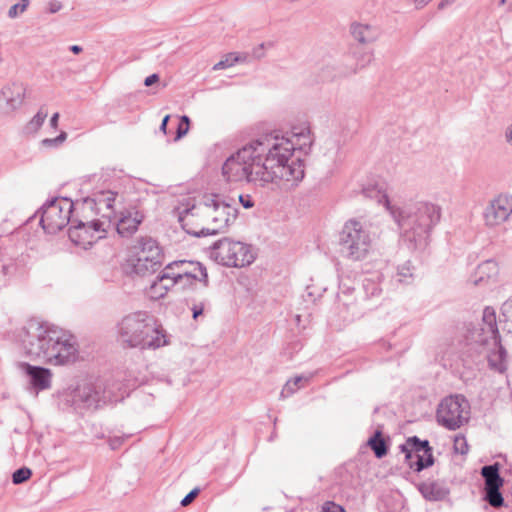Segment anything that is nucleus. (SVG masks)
<instances>
[{"label":"nucleus","mask_w":512,"mask_h":512,"mask_svg":"<svg viewBox=\"0 0 512 512\" xmlns=\"http://www.w3.org/2000/svg\"><path fill=\"white\" fill-rule=\"evenodd\" d=\"M499 5H507V9H512V0H500Z\"/></svg>","instance_id":"57"},{"label":"nucleus","mask_w":512,"mask_h":512,"mask_svg":"<svg viewBox=\"0 0 512 512\" xmlns=\"http://www.w3.org/2000/svg\"><path fill=\"white\" fill-rule=\"evenodd\" d=\"M372 60V53L366 51H355L352 54L346 55V62H355L351 64L349 70L344 72V77L356 74L359 70L368 66Z\"/></svg>","instance_id":"26"},{"label":"nucleus","mask_w":512,"mask_h":512,"mask_svg":"<svg viewBox=\"0 0 512 512\" xmlns=\"http://www.w3.org/2000/svg\"><path fill=\"white\" fill-rule=\"evenodd\" d=\"M179 264H168L157 276L159 281L165 287L166 291L177 285L176 269Z\"/></svg>","instance_id":"28"},{"label":"nucleus","mask_w":512,"mask_h":512,"mask_svg":"<svg viewBox=\"0 0 512 512\" xmlns=\"http://www.w3.org/2000/svg\"><path fill=\"white\" fill-rule=\"evenodd\" d=\"M73 223L68 231L69 238L73 243L83 248L91 246L97 239L102 238L109 228L106 222L101 219L77 220Z\"/></svg>","instance_id":"14"},{"label":"nucleus","mask_w":512,"mask_h":512,"mask_svg":"<svg viewBox=\"0 0 512 512\" xmlns=\"http://www.w3.org/2000/svg\"><path fill=\"white\" fill-rule=\"evenodd\" d=\"M72 402L76 408H97L101 402H105L104 391L101 385L82 383L74 390Z\"/></svg>","instance_id":"17"},{"label":"nucleus","mask_w":512,"mask_h":512,"mask_svg":"<svg viewBox=\"0 0 512 512\" xmlns=\"http://www.w3.org/2000/svg\"><path fill=\"white\" fill-rule=\"evenodd\" d=\"M158 81H159V76H158V74L154 73L145 78L144 85L149 87Z\"/></svg>","instance_id":"47"},{"label":"nucleus","mask_w":512,"mask_h":512,"mask_svg":"<svg viewBox=\"0 0 512 512\" xmlns=\"http://www.w3.org/2000/svg\"><path fill=\"white\" fill-rule=\"evenodd\" d=\"M252 56L255 59H261L264 56V45L260 44L259 46L255 47L252 51Z\"/></svg>","instance_id":"46"},{"label":"nucleus","mask_w":512,"mask_h":512,"mask_svg":"<svg viewBox=\"0 0 512 512\" xmlns=\"http://www.w3.org/2000/svg\"><path fill=\"white\" fill-rule=\"evenodd\" d=\"M277 139L264 135L252 140L226 159L222 166L223 176L230 182L247 181L259 186L278 184L287 177L280 164L288 153V147L277 143ZM299 175L290 171V175ZM289 175V173H288Z\"/></svg>","instance_id":"1"},{"label":"nucleus","mask_w":512,"mask_h":512,"mask_svg":"<svg viewBox=\"0 0 512 512\" xmlns=\"http://www.w3.org/2000/svg\"><path fill=\"white\" fill-rule=\"evenodd\" d=\"M452 1H453V3H454L456 0H452Z\"/></svg>","instance_id":"62"},{"label":"nucleus","mask_w":512,"mask_h":512,"mask_svg":"<svg viewBox=\"0 0 512 512\" xmlns=\"http://www.w3.org/2000/svg\"><path fill=\"white\" fill-rule=\"evenodd\" d=\"M239 200L244 208H251L254 206V202L249 196L240 195Z\"/></svg>","instance_id":"45"},{"label":"nucleus","mask_w":512,"mask_h":512,"mask_svg":"<svg viewBox=\"0 0 512 512\" xmlns=\"http://www.w3.org/2000/svg\"><path fill=\"white\" fill-rule=\"evenodd\" d=\"M67 138V133L62 131L55 138H46L42 140V145L45 147H58L60 146Z\"/></svg>","instance_id":"39"},{"label":"nucleus","mask_w":512,"mask_h":512,"mask_svg":"<svg viewBox=\"0 0 512 512\" xmlns=\"http://www.w3.org/2000/svg\"><path fill=\"white\" fill-rule=\"evenodd\" d=\"M375 192V189H370V188H366L364 189V193L368 196V197H373V193Z\"/></svg>","instance_id":"58"},{"label":"nucleus","mask_w":512,"mask_h":512,"mask_svg":"<svg viewBox=\"0 0 512 512\" xmlns=\"http://www.w3.org/2000/svg\"><path fill=\"white\" fill-rule=\"evenodd\" d=\"M376 198L383 203L397 223L401 238L411 248H421L427 244L434 226L440 221L441 208L429 202H416L402 207L391 205L388 196L377 189Z\"/></svg>","instance_id":"3"},{"label":"nucleus","mask_w":512,"mask_h":512,"mask_svg":"<svg viewBox=\"0 0 512 512\" xmlns=\"http://www.w3.org/2000/svg\"><path fill=\"white\" fill-rule=\"evenodd\" d=\"M111 446H112V449H115V448H116V446H117V443H113V442H112V443H111Z\"/></svg>","instance_id":"61"},{"label":"nucleus","mask_w":512,"mask_h":512,"mask_svg":"<svg viewBox=\"0 0 512 512\" xmlns=\"http://www.w3.org/2000/svg\"><path fill=\"white\" fill-rule=\"evenodd\" d=\"M236 57L239 58L238 62H246L248 55L246 53H236Z\"/></svg>","instance_id":"56"},{"label":"nucleus","mask_w":512,"mask_h":512,"mask_svg":"<svg viewBox=\"0 0 512 512\" xmlns=\"http://www.w3.org/2000/svg\"><path fill=\"white\" fill-rule=\"evenodd\" d=\"M82 50H83L82 47L79 46V45H72V46H70V51L72 53H74V54H79V53L82 52Z\"/></svg>","instance_id":"55"},{"label":"nucleus","mask_w":512,"mask_h":512,"mask_svg":"<svg viewBox=\"0 0 512 512\" xmlns=\"http://www.w3.org/2000/svg\"><path fill=\"white\" fill-rule=\"evenodd\" d=\"M134 249L135 257L129 261L133 273L146 276L161 268L163 254L156 240L151 237H142Z\"/></svg>","instance_id":"10"},{"label":"nucleus","mask_w":512,"mask_h":512,"mask_svg":"<svg viewBox=\"0 0 512 512\" xmlns=\"http://www.w3.org/2000/svg\"><path fill=\"white\" fill-rule=\"evenodd\" d=\"M17 337L24 354L31 360L51 365H64L76 360L78 349L75 338L47 322L31 319Z\"/></svg>","instance_id":"2"},{"label":"nucleus","mask_w":512,"mask_h":512,"mask_svg":"<svg viewBox=\"0 0 512 512\" xmlns=\"http://www.w3.org/2000/svg\"><path fill=\"white\" fill-rule=\"evenodd\" d=\"M405 453L408 466L416 472H420L434 464L432 448L427 440H420L417 436L410 437L400 445Z\"/></svg>","instance_id":"13"},{"label":"nucleus","mask_w":512,"mask_h":512,"mask_svg":"<svg viewBox=\"0 0 512 512\" xmlns=\"http://www.w3.org/2000/svg\"><path fill=\"white\" fill-rule=\"evenodd\" d=\"M143 220V215L136 209L120 212L116 224V229L122 237H130L134 234Z\"/></svg>","instance_id":"20"},{"label":"nucleus","mask_w":512,"mask_h":512,"mask_svg":"<svg viewBox=\"0 0 512 512\" xmlns=\"http://www.w3.org/2000/svg\"><path fill=\"white\" fill-rule=\"evenodd\" d=\"M310 379V376H296L291 380H288L281 391V397L286 398L290 395L294 394L300 387L302 383H307Z\"/></svg>","instance_id":"30"},{"label":"nucleus","mask_w":512,"mask_h":512,"mask_svg":"<svg viewBox=\"0 0 512 512\" xmlns=\"http://www.w3.org/2000/svg\"><path fill=\"white\" fill-rule=\"evenodd\" d=\"M351 64H355V62H346V56L343 58L341 67H340V75L344 76V72L349 70Z\"/></svg>","instance_id":"49"},{"label":"nucleus","mask_w":512,"mask_h":512,"mask_svg":"<svg viewBox=\"0 0 512 512\" xmlns=\"http://www.w3.org/2000/svg\"><path fill=\"white\" fill-rule=\"evenodd\" d=\"M111 446H112V449H115V448H116V446H117V443H113V442H112V443H111Z\"/></svg>","instance_id":"60"},{"label":"nucleus","mask_w":512,"mask_h":512,"mask_svg":"<svg viewBox=\"0 0 512 512\" xmlns=\"http://www.w3.org/2000/svg\"><path fill=\"white\" fill-rule=\"evenodd\" d=\"M484 478V499L494 508H500L504 504V498L500 492L504 480L500 476L499 464L485 465L481 469Z\"/></svg>","instance_id":"15"},{"label":"nucleus","mask_w":512,"mask_h":512,"mask_svg":"<svg viewBox=\"0 0 512 512\" xmlns=\"http://www.w3.org/2000/svg\"><path fill=\"white\" fill-rule=\"evenodd\" d=\"M499 274V267L495 260L489 259L478 265L475 275L474 284L480 285L488 283L489 281H495Z\"/></svg>","instance_id":"22"},{"label":"nucleus","mask_w":512,"mask_h":512,"mask_svg":"<svg viewBox=\"0 0 512 512\" xmlns=\"http://www.w3.org/2000/svg\"><path fill=\"white\" fill-rule=\"evenodd\" d=\"M20 367L30 377L31 384L38 390L48 389L51 385V372L49 369L21 363Z\"/></svg>","instance_id":"21"},{"label":"nucleus","mask_w":512,"mask_h":512,"mask_svg":"<svg viewBox=\"0 0 512 512\" xmlns=\"http://www.w3.org/2000/svg\"><path fill=\"white\" fill-rule=\"evenodd\" d=\"M189 125H190L189 117L186 115H183L181 117L180 123L177 127L175 140H179L180 138H182L184 135L187 134V132L189 130Z\"/></svg>","instance_id":"38"},{"label":"nucleus","mask_w":512,"mask_h":512,"mask_svg":"<svg viewBox=\"0 0 512 512\" xmlns=\"http://www.w3.org/2000/svg\"><path fill=\"white\" fill-rule=\"evenodd\" d=\"M147 294L152 299H160L164 297L167 294V291L165 287L162 285V283L159 281V279L156 277L155 280H153L147 289Z\"/></svg>","instance_id":"34"},{"label":"nucleus","mask_w":512,"mask_h":512,"mask_svg":"<svg viewBox=\"0 0 512 512\" xmlns=\"http://www.w3.org/2000/svg\"><path fill=\"white\" fill-rule=\"evenodd\" d=\"M172 264H179L176 271H186L187 274L196 275L199 283L204 287L208 286V274L206 268L200 262L175 261Z\"/></svg>","instance_id":"24"},{"label":"nucleus","mask_w":512,"mask_h":512,"mask_svg":"<svg viewBox=\"0 0 512 512\" xmlns=\"http://www.w3.org/2000/svg\"><path fill=\"white\" fill-rule=\"evenodd\" d=\"M32 471L27 467H21L12 474V482L14 484H21L30 479Z\"/></svg>","instance_id":"36"},{"label":"nucleus","mask_w":512,"mask_h":512,"mask_svg":"<svg viewBox=\"0 0 512 512\" xmlns=\"http://www.w3.org/2000/svg\"><path fill=\"white\" fill-rule=\"evenodd\" d=\"M512 214V196L500 194L485 207L483 219L488 227H496L506 222Z\"/></svg>","instance_id":"16"},{"label":"nucleus","mask_w":512,"mask_h":512,"mask_svg":"<svg viewBox=\"0 0 512 512\" xmlns=\"http://www.w3.org/2000/svg\"><path fill=\"white\" fill-rule=\"evenodd\" d=\"M471 342L482 347L490 369L504 373L507 370V352L501 345L497 326L496 312L492 307H485L482 320L469 333Z\"/></svg>","instance_id":"6"},{"label":"nucleus","mask_w":512,"mask_h":512,"mask_svg":"<svg viewBox=\"0 0 512 512\" xmlns=\"http://www.w3.org/2000/svg\"><path fill=\"white\" fill-rule=\"evenodd\" d=\"M367 445L371 448L377 458L381 459L387 455L388 446L380 429L376 430L373 436L369 438Z\"/></svg>","instance_id":"27"},{"label":"nucleus","mask_w":512,"mask_h":512,"mask_svg":"<svg viewBox=\"0 0 512 512\" xmlns=\"http://www.w3.org/2000/svg\"><path fill=\"white\" fill-rule=\"evenodd\" d=\"M200 492V489L199 488H194L193 490H191L182 500H181V505L183 507H186L188 506L189 504H191L193 502V500L198 496Z\"/></svg>","instance_id":"42"},{"label":"nucleus","mask_w":512,"mask_h":512,"mask_svg":"<svg viewBox=\"0 0 512 512\" xmlns=\"http://www.w3.org/2000/svg\"><path fill=\"white\" fill-rule=\"evenodd\" d=\"M59 113H54L50 119V126L54 129L58 127Z\"/></svg>","instance_id":"51"},{"label":"nucleus","mask_w":512,"mask_h":512,"mask_svg":"<svg viewBox=\"0 0 512 512\" xmlns=\"http://www.w3.org/2000/svg\"><path fill=\"white\" fill-rule=\"evenodd\" d=\"M505 140L512 146V123L505 130Z\"/></svg>","instance_id":"50"},{"label":"nucleus","mask_w":512,"mask_h":512,"mask_svg":"<svg viewBox=\"0 0 512 512\" xmlns=\"http://www.w3.org/2000/svg\"><path fill=\"white\" fill-rule=\"evenodd\" d=\"M74 204L68 198H55L47 202L41 212L40 224L50 234L62 230L70 222Z\"/></svg>","instance_id":"12"},{"label":"nucleus","mask_w":512,"mask_h":512,"mask_svg":"<svg viewBox=\"0 0 512 512\" xmlns=\"http://www.w3.org/2000/svg\"><path fill=\"white\" fill-rule=\"evenodd\" d=\"M47 115V111L41 107L37 114L27 123L25 131L27 133H36L43 125Z\"/></svg>","instance_id":"32"},{"label":"nucleus","mask_w":512,"mask_h":512,"mask_svg":"<svg viewBox=\"0 0 512 512\" xmlns=\"http://www.w3.org/2000/svg\"><path fill=\"white\" fill-rule=\"evenodd\" d=\"M395 279L397 282L403 284H411L413 282L414 267L410 261H407L404 264L398 266Z\"/></svg>","instance_id":"29"},{"label":"nucleus","mask_w":512,"mask_h":512,"mask_svg":"<svg viewBox=\"0 0 512 512\" xmlns=\"http://www.w3.org/2000/svg\"><path fill=\"white\" fill-rule=\"evenodd\" d=\"M265 137H272L279 141L277 143L281 144L283 147H288V153H285V158L280 164V168H284L285 174H290V171H298L299 175H287V177H282L283 182L291 183V185L301 181L304 177V164L302 160L297 157L293 159L294 151L299 150L303 154H308L311 150L313 144V138L311 136V131L308 126H299L293 127L291 130V136L287 137L281 135L277 131H273L271 133L265 134Z\"/></svg>","instance_id":"7"},{"label":"nucleus","mask_w":512,"mask_h":512,"mask_svg":"<svg viewBox=\"0 0 512 512\" xmlns=\"http://www.w3.org/2000/svg\"><path fill=\"white\" fill-rule=\"evenodd\" d=\"M322 512H345L344 508L332 501H327L322 506Z\"/></svg>","instance_id":"41"},{"label":"nucleus","mask_w":512,"mask_h":512,"mask_svg":"<svg viewBox=\"0 0 512 512\" xmlns=\"http://www.w3.org/2000/svg\"><path fill=\"white\" fill-rule=\"evenodd\" d=\"M469 404L462 395L444 398L437 409L438 423L449 429L456 430L468 421Z\"/></svg>","instance_id":"11"},{"label":"nucleus","mask_w":512,"mask_h":512,"mask_svg":"<svg viewBox=\"0 0 512 512\" xmlns=\"http://www.w3.org/2000/svg\"><path fill=\"white\" fill-rule=\"evenodd\" d=\"M339 254L342 258L357 262L364 260L371 248L372 238L369 230L356 220L350 219L345 222L339 233Z\"/></svg>","instance_id":"8"},{"label":"nucleus","mask_w":512,"mask_h":512,"mask_svg":"<svg viewBox=\"0 0 512 512\" xmlns=\"http://www.w3.org/2000/svg\"><path fill=\"white\" fill-rule=\"evenodd\" d=\"M351 33L355 40L363 44L372 43L379 37L378 29L368 24H353L351 26Z\"/></svg>","instance_id":"25"},{"label":"nucleus","mask_w":512,"mask_h":512,"mask_svg":"<svg viewBox=\"0 0 512 512\" xmlns=\"http://www.w3.org/2000/svg\"><path fill=\"white\" fill-rule=\"evenodd\" d=\"M432 0H414L415 7L417 9H421L424 6H426L428 3H430Z\"/></svg>","instance_id":"53"},{"label":"nucleus","mask_w":512,"mask_h":512,"mask_svg":"<svg viewBox=\"0 0 512 512\" xmlns=\"http://www.w3.org/2000/svg\"><path fill=\"white\" fill-rule=\"evenodd\" d=\"M117 341L124 348L157 349L167 344L165 332L154 317L138 311L117 324Z\"/></svg>","instance_id":"5"},{"label":"nucleus","mask_w":512,"mask_h":512,"mask_svg":"<svg viewBox=\"0 0 512 512\" xmlns=\"http://www.w3.org/2000/svg\"><path fill=\"white\" fill-rule=\"evenodd\" d=\"M239 58L236 57V53L227 54L224 59L220 60L213 66V70H222L228 67L233 66L235 63H238Z\"/></svg>","instance_id":"37"},{"label":"nucleus","mask_w":512,"mask_h":512,"mask_svg":"<svg viewBox=\"0 0 512 512\" xmlns=\"http://www.w3.org/2000/svg\"><path fill=\"white\" fill-rule=\"evenodd\" d=\"M7 269H8V267H7V266H2V270H1V271H2V273H3V274H6V273H7Z\"/></svg>","instance_id":"59"},{"label":"nucleus","mask_w":512,"mask_h":512,"mask_svg":"<svg viewBox=\"0 0 512 512\" xmlns=\"http://www.w3.org/2000/svg\"><path fill=\"white\" fill-rule=\"evenodd\" d=\"M454 450L462 455L468 452V444L464 436H456L454 438Z\"/></svg>","instance_id":"40"},{"label":"nucleus","mask_w":512,"mask_h":512,"mask_svg":"<svg viewBox=\"0 0 512 512\" xmlns=\"http://www.w3.org/2000/svg\"><path fill=\"white\" fill-rule=\"evenodd\" d=\"M62 7H63V5H62V3L60 1H58V0H51L47 4V11L50 14H54V13L59 12L62 9Z\"/></svg>","instance_id":"43"},{"label":"nucleus","mask_w":512,"mask_h":512,"mask_svg":"<svg viewBox=\"0 0 512 512\" xmlns=\"http://www.w3.org/2000/svg\"><path fill=\"white\" fill-rule=\"evenodd\" d=\"M30 5V0H20L18 3L12 5L7 13L8 18L16 19L21 16Z\"/></svg>","instance_id":"35"},{"label":"nucleus","mask_w":512,"mask_h":512,"mask_svg":"<svg viewBox=\"0 0 512 512\" xmlns=\"http://www.w3.org/2000/svg\"><path fill=\"white\" fill-rule=\"evenodd\" d=\"M116 197L117 193L115 192L102 191L93 199H85L83 207L91 210L95 208L97 213L104 210V213L102 214L103 221H105L106 225L110 227L112 222L116 219V213L114 210Z\"/></svg>","instance_id":"18"},{"label":"nucleus","mask_w":512,"mask_h":512,"mask_svg":"<svg viewBox=\"0 0 512 512\" xmlns=\"http://www.w3.org/2000/svg\"><path fill=\"white\" fill-rule=\"evenodd\" d=\"M237 212L234 206L219 195H204L197 204L179 213V222L190 235H215L223 232L235 221Z\"/></svg>","instance_id":"4"},{"label":"nucleus","mask_w":512,"mask_h":512,"mask_svg":"<svg viewBox=\"0 0 512 512\" xmlns=\"http://www.w3.org/2000/svg\"><path fill=\"white\" fill-rule=\"evenodd\" d=\"M368 287H371V295H379L381 292V289L373 282L368 281L367 283H364V288L368 290Z\"/></svg>","instance_id":"44"},{"label":"nucleus","mask_w":512,"mask_h":512,"mask_svg":"<svg viewBox=\"0 0 512 512\" xmlns=\"http://www.w3.org/2000/svg\"><path fill=\"white\" fill-rule=\"evenodd\" d=\"M203 310H204L203 303H200L198 305H194L193 308H192V312H193L192 316H193V318L197 319L198 316H200L203 313Z\"/></svg>","instance_id":"48"},{"label":"nucleus","mask_w":512,"mask_h":512,"mask_svg":"<svg viewBox=\"0 0 512 512\" xmlns=\"http://www.w3.org/2000/svg\"><path fill=\"white\" fill-rule=\"evenodd\" d=\"M453 4V1L452 0H441L439 3H438V9L442 10L450 5Z\"/></svg>","instance_id":"54"},{"label":"nucleus","mask_w":512,"mask_h":512,"mask_svg":"<svg viewBox=\"0 0 512 512\" xmlns=\"http://www.w3.org/2000/svg\"><path fill=\"white\" fill-rule=\"evenodd\" d=\"M422 496L429 501H441L449 495V489L437 481L424 482L419 485Z\"/></svg>","instance_id":"23"},{"label":"nucleus","mask_w":512,"mask_h":512,"mask_svg":"<svg viewBox=\"0 0 512 512\" xmlns=\"http://www.w3.org/2000/svg\"><path fill=\"white\" fill-rule=\"evenodd\" d=\"M503 330L512 334V295L502 304Z\"/></svg>","instance_id":"31"},{"label":"nucleus","mask_w":512,"mask_h":512,"mask_svg":"<svg viewBox=\"0 0 512 512\" xmlns=\"http://www.w3.org/2000/svg\"><path fill=\"white\" fill-rule=\"evenodd\" d=\"M210 258L223 266L245 267L255 256L250 245L225 237L210 247Z\"/></svg>","instance_id":"9"},{"label":"nucleus","mask_w":512,"mask_h":512,"mask_svg":"<svg viewBox=\"0 0 512 512\" xmlns=\"http://www.w3.org/2000/svg\"><path fill=\"white\" fill-rule=\"evenodd\" d=\"M177 285L181 288H190L199 283L196 275L187 274L186 271H176Z\"/></svg>","instance_id":"33"},{"label":"nucleus","mask_w":512,"mask_h":512,"mask_svg":"<svg viewBox=\"0 0 512 512\" xmlns=\"http://www.w3.org/2000/svg\"><path fill=\"white\" fill-rule=\"evenodd\" d=\"M169 119H170V116H169V115H166V116L163 118L162 122H161L160 130H161L164 134H166V133H167V131H166V130H167V125H168V121H169Z\"/></svg>","instance_id":"52"},{"label":"nucleus","mask_w":512,"mask_h":512,"mask_svg":"<svg viewBox=\"0 0 512 512\" xmlns=\"http://www.w3.org/2000/svg\"><path fill=\"white\" fill-rule=\"evenodd\" d=\"M26 88L22 83H11L0 91V114L7 115L18 109L25 97Z\"/></svg>","instance_id":"19"}]
</instances>
